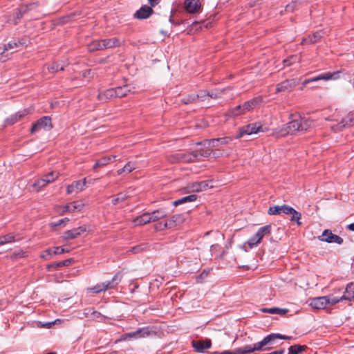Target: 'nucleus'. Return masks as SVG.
<instances>
[{"mask_svg":"<svg viewBox=\"0 0 354 354\" xmlns=\"http://www.w3.org/2000/svg\"><path fill=\"white\" fill-rule=\"evenodd\" d=\"M86 231V228L84 227H79L73 230L65 232L62 236L64 240L73 239L80 236L82 232Z\"/></svg>","mask_w":354,"mask_h":354,"instance_id":"f3484780","label":"nucleus"},{"mask_svg":"<svg viewBox=\"0 0 354 354\" xmlns=\"http://www.w3.org/2000/svg\"><path fill=\"white\" fill-rule=\"evenodd\" d=\"M307 348L306 346H301L299 344H295L291 346L288 349V354H299Z\"/></svg>","mask_w":354,"mask_h":354,"instance_id":"58836bf2","label":"nucleus"},{"mask_svg":"<svg viewBox=\"0 0 354 354\" xmlns=\"http://www.w3.org/2000/svg\"><path fill=\"white\" fill-rule=\"evenodd\" d=\"M197 198V196L194 194H192L185 197H183L180 199H178L177 201H175L174 202V205L177 206L178 205L187 203V202H192L196 201Z\"/></svg>","mask_w":354,"mask_h":354,"instance_id":"4c0bfd02","label":"nucleus"},{"mask_svg":"<svg viewBox=\"0 0 354 354\" xmlns=\"http://www.w3.org/2000/svg\"><path fill=\"white\" fill-rule=\"evenodd\" d=\"M48 71L52 72V73H54V72H56L59 70L60 71H63L64 70V66H60L59 64L57 63H53L50 66H49L48 68Z\"/></svg>","mask_w":354,"mask_h":354,"instance_id":"4d7b16f0","label":"nucleus"},{"mask_svg":"<svg viewBox=\"0 0 354 354\" xmlns=\"http://www.w3.org/2000/svg\"><path fill=\"white\" fill-rule=\"evenodd\" d=\"M129 92V89L127 86H119L115 88V96L116 97H122Z\"/></svg>","mask_w":354,"mask_h":354,"instance_id":"ea45409f","label":"nucleus"},{"mask_svg":"<svg viewBox=\"0 0 354 354\" xmlns=\"http://www.w3.org/2000/svg\"><path fill=\"white\" fill-rule=\"evenodd\" d=\"M261 311L263 313H268L270 314H278L280 315H283L288 312V310L286 308H279L274 307L270 308H263Z\"/></svg>","mask_w":354,"mask_h":354,"instance_id":"c9c22d12","label":"nucleus"},{"mask_svg":"<svg viewBox=\"0 0 354 354\" xmlns=\"http://www.w3.org/2000/svg\"><path fill=\"white\" fill-rule=\"evenodd\" d=\"M88 49L91 52L96 50H102L103 45L102 40H94L88 45Z\"/></svg>","mask_w":354,"mask_h":354,"instance_id":"f704fd0d","label":"nucleus"},{"mask_svg":"<svg viewBox=\"0 0 354 354\" xmlns=\"http://www.w3.org/2000/svg\"><path fill=\"white\" fill-rule=\"evenodd\" d=\"M29 113V111L27 109H24L23 111H19L16 113L17 115L18 120H21L22 118H24L25 115H28Z\"/></svg>","mask_w":354,"mask_h":354,"instance_id":"e2e57ef3","label":"nucleus"},{"mask_svg":"<svg viewBox=\"0 0 354 354\" xmlns=\"http://www.w3.org/2000/svg\"><path fill=\"white\" fill-rule=\"evenodd\" d=\"M3 236V238H5V241H6V243H12L15 241V236L12 234H8Z\"/></svg>","mask_w":354,"mask_h":354,"instance_id":"680f3d73","label":"nucleus"},{"mask_svg":"<svg viewBox=\"0 0 354 354\" xmlns=\"http://www.w3.org/2000/svg\"><path fill=\"white\" fill-rule=\"evenodd\" d=\"M109 164V159H105L104 157L96 160L95 165H93V170H95L98 167H102Z\"/></svg>","mask_w":354,"mask_h":354,"instance_id":"79ce46f5","label":"nucleus"},{"mask_svg":"<svg viewBox=\"0 0 354 354\" xmlns=\"http://www.w3.org/2000/svg\"><path fill=\"white\" fill-rule=\"evenodd\" d=\"M147 247V244L143 243V244L136 245L135 247L131 248L130 252H131L132 253H134V254L138 253V252L144 250L145 249H146Z\"/></svg>","mask_w":354,"mask_h":354,"instance_id":"864d4df0","label":"nucleus"},{"mask_svg":"<svg viewBox=\"0 0 354 354\" xmlns=\"http://www.w3.org/2000/svg\"><path fill=\"white\" fill-rule=\"evenodd\" d=\"M319 240L327 243H336L339 245L343 243V239L332 233L329 230H325L321 236L318 237Z\"/></svg>","mask_w":354,"mask_h":354,"instance_id":"9d476101","label":"nucleus"},{"mask_svg":"<svg viewBox=\"0 0 354 354\" xmlns=\"http://www.w3.org/2000/svg\"><path fill=\"white\" fill-rule=\"evenodd\" d=\"M240 111H243V106L242 105H239L237 106H236L233 110H232V114L235 116H237V115H239L240 114H236V112H239Z\"/></svg>","mask_w":354,"mask_h":354,"instance_id":"338daca9","label":"nucleus"},{"mask_svg":"<svg viewBox=\"0 0 354 354\" xmlns=\"http://www.w3.org/2000/svg\"><path fill=\"white\" fill-rule=\"evenodd\" d=\"M326 297V304L327 306H333L336 304L344 300L343 295L340 297L335 296L333 294H330L328 295L325 296Z\"/></svg>","mask_w":354,"mask_h":354,"instance_id":"473e14b6","label":"nucleus"},{"mask_svg":"<svg viewBox=\"0 0 354 354\" xmlns=\"http://www.w3.org/2000/svg\"><path fill=\"white\" fill-rule=\"evenodd\" d=\"M260 243L261 241H258V238L257 237L256 234L252 236L247 242L250 248L257 246V245Z\"/></svg>","mask_w":354,"mask_h":354,"instance_id":"de8ad7c7","label":"nucleus"},{"mask_svg":"<svg viewBox=\"0 0 354 354\" xmlns=\"http://www.w3.org/2000/svg\"><path fill=\"white\" fill-rule=\"evenodd\" d=\"M60 174L59 171H53L42 176L41 178L37 180L33 184L32 187L37 192H39L41 188L47 186L48 184L54 182L58 178Z\"/></svg>","mask_w":354,"mask_h":354,"instance_id":"7ed1b4c3","label":"nucleus"},{"mask_svg":"<svg viewBox=\"0 0 354 354\" xmlns=\"http://www.w3.org/2000/svg\"><path fill=\"white\" fill-rule=\"evenodd\" d=\"M231 140H232V139L230 138L225 137V138L212 139L211 143L214 144V142H219L220 145H223L228 144L229 142Z\"/></svg>","mask_w":354,"mask_h":354,"instance_id":"09e8293b","label":"nucleus"},{"mask_svg":"<svg viewBox=\"0 0 354 354\" xmlns=\"http://www.w3.org/2000/svg\"><path fill=\"white\" fill-rule=\"evenodd\" d=\"M53 127L51 120L49 117L44 116L33 124L31 133L37 132L41 129L50 130Z\"/></svg>","mask_w":354,"mask_h":354,"instance_id":"6e6552de","label":"nucleus"},{"mask_svg":"<svg viewBox=\"0 0 354 354\" xmlns=\"http://www.w3.org/2000/svg\"><path fill=\"white\" fill-rule=\"evenodd\" d=\"M122 279V274L118 272L112 279L111 281L97 283L93 288L88 289L89 291L94 293H100L109 289L113 288Z\"/></svg>","mask_w":354,"mask_h":354,"instance_id":"20e7f679","label":"nucleus"},{"mask_svg":"<svg viewBox=\"0 0 354 354\" xmlns=\"http://www.w3.org/2000/svg\"><path fill=\"white\" fill-rule=\"evenodd\" d=\"M136 168V163L132 162H129L124 165V170L126 173L129 174L132 171H133Z\"/></svg>","mask_w":354,"mask_h":354,"instance_id":"13d9d810","label":"nucleus"},{"mask_svg":"<svg viewBox=\"0 0 354 354\" xmlns=\"http://www.w3.org/2000/svg\"><path fill=\"white\" fill-rule=\"evenodd\" d=\"M298 61H299V59H298L297 56L292 55V56L290 57L289 58L284 59L283 64H284V66H289L292 65L293 63L297 62Z\"/></svg>","mask_w":354,"mask_h":354,"instance_id":"3c124183","label":"nucleus"},{"mask_svg":"<svg viewBox=\"0 0 354 354\" xmlns=\"http://www.w3.org/2000/svg\"><path fill=\"white\" fill-rule=\"evenodd\" d=\"M212 153V150L210 149L201 148L196 150L194 152V154H198V159L200 157H209Z\"/></svg>","mask_w":354,"mask_h":354,"instance_id":"a19ab883","label":"nucleus"},{"mask_svg":"<svg viewBox=\"0 0 354 354\" xmlns=\"http://www.w3.org/2000/svg\"><path fill=\"white\" fill-rule=\"evenodd\" d=\"M115 88H109L97 95V99L101 101L107 100L116 97Z\"/></svg>","mask_w":354,"mask_h":354,"instance_id":"b1692460","label":"nucleus"},{"mask_svg":"<svg viewBox=\"0 0 354 354\" xmlns=\"http://www.w3.org/2000/svg\"><path fill=\"white\" fill-rule=\"evenodd\" d=\"M277 339H290L291 337L286 336V335H281L280 334H270L265 337L261 342L266 341V342L263 345V351L268 350L269 348L268 346L273 344L274 342Z\"/></svg>","mask_w":354,"mask_h":354,"instance_id":"ddd939ff","label":"nucleus"},{"mask_svg":"<svg viewBox=\"0 0 354 354\" xmlns=\"http://www.w3.org/2000/svg\"><path fill=\"white\" fill-rule=\"evenodd\" d=\"M296 6V3L292 2L290 4H288L286 6V10L287 12H293Z\"/></svg>","mask_w":354,"mask_h":354,"instance_id":"0e129e2a","label":"nucleus"},{"mask_svg":"<svg viewBox=\"0 0 354 354\" xmlns=\"http://www.w3.org/2000/svg\"><path fill=\"white\" fill-rule=\"evenodd\" d=\"M339 74H340V71H339L333 72V73L328 72L326 73L320 74L315 77L305 80L302 82V85L304 86L310 82H317L319 80H325V81H328V80H337L338 78H339Z\"/></svg>","mask_w":354,"mask_h":354,"instance_id":"0eeeda50","label":"nucleus"},{"mask_svg":"<svg viewBox=\"0 0 354 354\" xmlns=\"http://www.w3.org/2000/svg\"><path fill=\"white\" fill-rule=\"evenodd\" d=\"M103 48H110L120 45V41L116 38L102 39Z\"/></svg>","mask_w":354,"mask_h":354,"instance_id":"2f4dec72","label":"nucleus"},{"mask_svg":"<svg viewBox=\"0 0 354 354\" xmlns=\"http://www.w3.org/2000/svg\"><path fill=\"white\" fill-rule=\"evenodd\" d=\"M86 180L84 178L82 180L74 181L72 184L68 185L66 189V193L71 194L74 192H80L83 191L86 187Z\"/></svg>","mask_w":354,"mask_h":354,"instance_id":"4468645a","label":"nucleus"},{"mask_svg":"<svg viewBox=\"0 0 354 354\" xmlns=\"http://www.w3.org/2000/svg\"><path fill=\"white\" fill-rule=\"evenodd\" d=\"M271 225H267L260 227L255 234L257 235V237L258 238V241H261V240L265 236L270 234L271 232Z\"/></svg>","mask_w":354,"mask_h":354,"instance_id":"c756f323","label":"nucleus"},{"mask_svg":"<svg viewBox=\"0 0 354 354\" xmlns=\"http://www.w3.org/2000/svg\"><path fill=\"white\" fill-rule=\"evenodd\" d=\"M266 131L267 129H264L260 122H255L248 124L243 127L242 129H241L239 133L237 136V138H241L245 134L251 135L254 133H257L258 132H264Z\"/></svg>","mask_w":354,"mask_h":354,"instance_id":"423d86ee","label":"nucleus"},{"mask_svg":"<svg viewBox=\"0 0 354 354\" xmlns=\"http://www.w3.org/2000/svg\"><path fill=\"white\" fill-rule=\"evenodd\" d=\"M127 198L126 194H118L116 196H115L112 199V203L113 205H117L121 201H124Z\"/></svg>","mask_w":354,"mask_h":354,"instance_id":"49530a36","label":"nucleus"},{"mask_svg":"<svg viewBox=\"0 0 354 354\" xmlns=\"http://www.w3.org/2000/svg\"><path fill=\"white\" fill-rule=\"evenodd\" d=\"M300 131L305 132L315 126V122L308 118L299 117Z\"/></svg>","mask_w":354,"mask_h":354,"instance_id":"412c9836","label":"nucleus"},{"mask_svg":"<svg viewBox=\"0 0 354 354\" xmlns=\"http://www.w3.org/2000/svg\"><path fill=\"white\" fill-rule=\"evenodd\" d=\"M174 161L185 162H194L198 159V154L192 153H176L174 156Z\"/></svg>","mask_w":354,"mask_h":354,"instance_id":"dca6fc26","label":"nucleus"},{"mask_svg":"<svg viewBox=\"0 0 354 354\" xmlns=\"http://www.w3.org/2000/svg\"><path fill=\"white\" fill-rule=\"evenodd\" d=\"M266 342V341L259 342L254 344L245 345L243 347L236 348L232 351V354H248L254 351H263V345Z\"/></svg>","mask_w":354,"mask_h":354,"instance_id":"39448f33","label":"nucleus"},{"mask_svg":"<svg viewBox=\"0 0 354 354\" xmlns=\"http://www.w3.org/2000/svg\"><path fill=\"white\" fill-rule=\"evenodd\" d=\"M74 262L73 259H68L57 263H53L47 266V270L50 271L52 270H57L59 267L68 266Z\"/></svg>","mask_w":354,"mask_h":354,"instance_id":"a878e982","label":"nucleus"},{"mask_svg":"<svg viewBox=\"0 0 354 354\" xmlns=\"http://www.w3.org/2000/svg\"><path fill=\"white\" fill-rule=\"evenodd\" d=\"M323 32L322 31H317L313 33L312 35H310L308 38L304 39L302 41V44L304 43H310L315 44L319 41V39L322 37Z\"/></svg>","mask_w":354,"mask_h":354,"instance_id":"7c9ffc66","label":"nucleus"},{"mask_svg":"<svg viewBox=\"0 0 354 354\" xmlns=\"http://www.w3.org/2000/svg\"><path fill=\"white\" fill-rule=\"evenodd\" d=\"M193 347L197 352L202 353L206 349H209L212 346V342L209 339L205 340H199L192 342Z\"/></svg>","mask_w":354,"mask_h":354,"instance_id":"a211bd4d","label":"nucleus"},{"mask_svg":"<svg viewBox=\"0 0 354 354\" xmlns=\"http://www.w3.org/2000/svg\"><path fill=\"white\" fill-rule=\"evenodd\" d=\"M205 143L207 144V148L217 147H218L220 145L219 142H214V144L211 143V140H206Z\"/></svg>","mask_w":354,"mask_h":354,"instance_id":"69168bd1","label":"nucleus"},{"mask_svg":"<svg viewBox=\"0 0 354 354\" xmlns=\"http://www.w3.org/2000/svg\"><path fill=\"white\" fill-rule=\"evenodd\" d=\"M225 91V89L223 90H216L211 92H209V94L207 95L208 97H210L213 99H216L220 97H221L222 93Z\"/></svg>","mask_w":354,"mask_h":354,"instance_id":"8fccbe9b","label":"nucleus"},{"mask_svg":"<svg viewBox=\"0 0 354 354\" xmlns=\"http://www.w3.org/2000/svg\"><path fill=\"white\" fill-rule=\"evenodd\" d=\"M69 250L65 249L62 247H53L51 248H48L46 250H44L40 254V257L45 260H48L51 259L53 255H57L65 252H69Z\"/></svg>","mask_w":354,"mask_h":354,"instance_id":"9b49d317","label":"nucleus"},{"mask_svg":"<svg viewBox=\"0 0 354 354\" xmlns=\"http://www.w3.org/2000/svg\"><path fill=\"white\" fill-rule=\"evenodd\" d=\"M142 338L149 337L152 335H155V332L151 330L149 327H144L141 328Z\"/></svg>","mask_w":354,"mask_h":354,"instance_id":"c03bdc74","label":"nucleus"},{"mask_svg":"<svg viewBox=\"0 0 354 354\" xmlns=\"http://www.w3.org/2000/svg\"><path fill=\"white\" fill-rule=\"evenodd\" d=\"M152 13L151 7L143 6L134 14V17L137 19H144L149 17Z\"/></svg>","mask_w":354,"mask_h":354,"instance_id":"6ab92c4d","label":"nucleus"},{"mask_svg":"<svg viewBox=\"0 0 354 354\" xmlns=\"http://www.w3.org/2000/svg\"><path fill=\"white\" fill-rule=\"evenodd\" d=\"M184 221L185 218L182 214L174 215L171 218L167 220L169 228L176 227V225L183 223Z\"/></svg>","mask_w":354,"mask_h":354,"instance_id":"bb28decb","label":"nucleus"},{"mask_svg":"<svg viewBox=\"0 0 354 354\" xmlns=\"http://www.w3.org/2000/svg\"><path fill=\"white\" fill-rule=\"evenodd\" d=\"M293 115H290V121L281 127L274 129V134L277 137H284L289 134H295L300 131L299 118L292 119Z\"/></svg>","mask_w":354,"mask_h":354,"instance_id":"f03ea898","label":"nucleus"},{"mask_svg":"<svg viewBox=\"0 0 354 354\" xmlns=\"http://www.w3.org/2000/svg\"><path fill=\"white\" fill-rule=\"evenodd\" d=\"M282 213L281 212V206L275 205L270 207L268 209V214L270 215H278L281 214Z\"/></svg>","mask_w":354,"mask_h":354,"instance_id":"37998d69","label":"nucleus"},{"mask_svg":"<svg viewBox=\"0 0 354 354\" xmlns=\"http://www.w3.org/2000/svg\"><path fill=\"white\" fill-rule=\"evenodd\" d=\"M132 222L135 223L136 225H144L151 223L149 212H145L142 215L137 216L132 220Z\"/></svg>","mask_w":354,"mask_h":354,"instance_id":"393cba45","label":"nucleus"},{"mask_svg":"<svg viewBox=\"0 0 354 354\" xmlns=\"http://www.w3.org/2000/svg\"><path fill=\"white\" fill-rule=\"evenodd\" d=\"M17 115H16V113H15V114L11 115L10 118H8L6 120L7 124H15V122H18L19 120L17 118Z\"/></svg>","mask_w":354,"mask_h":354,"instance_id":"052dcab7","label":"nucleus"},{"mask_svg":"<svg viewBox=\"0 0 354 354\" xmlns=\"http://www.w3.org/2000/svg\"><path fill=\"white\" fill-rule=\"evenodd\" d=\"M154 228L157 231H162L165 229L169 228L167 221H165L164 223H158L154 225Z\"/></svg>","mask_w":354,"mask_h":354,"instance_id":"603ef678","label":"nucleus"},{"mask_svg":"<svg viewBox=\"0 0 354 354\" xmlns=\"http://www.w3.org/2000/svg\"><path fill=\"white\" fill-rule=\"evenodd\" d=\"M344 299L347 301L354 300V283L351 282L347 284L345 288L344 294L342 295Z\"/></svg>","mask_w":354,"mask_h":354,"instance_id":"4be33fe9","label":"nucleus"},{"mask_svg":"<svg viewBox=\"0 0 354 354\" xmlns=\"http://www.w3.org/2000/svg\"><path fill=\"white\" fill-rule=\"evenodd\" d=\"M263 98L261 96L254 97L249 101L245 102L243 106V111L236 112V114H244L245 113L253 109L256 106L261 103Z\"/></svg>","mask_w":354,"mask_h":354,"instance_id":"f8f14e48","label":"nucleus"},{"mask_svg":"<svg viewBox=\"0 0 354 354\" xmlns=\"http://www.w3.org/2000/svg\"><path fill=\"white\" fill-rule=\"evenodd\" d=\"M167 216V212L162 209L154 210L152 212H149V217L151 222H156L161 218H165Z\"/></svg>","mask_w":354,"mask_h":354,"instance_id":"cd10ccee","label":"nucleus"},{"mask_svg":"<svg viewBox=\"0 0 354 354\" xmlns=\"http://www.w3.org/2000/svg\"><path fill=\"white\" fill-rule=\"evenodd\" d=\"M184 8L190 14L201 12L202 10L201 0H185Z\"/></svg>","mask_w":354,"mask_h":354,"instance_id":"1a4fd4ad","label":"nucleus"},{"mask_svg":"<svg viewBox=\"0 0 354 354\" xmlns=\"http://www.w3.org/2000/svg\"><path fill=\"white\" fill-rule=\"evenodd\" d=\"M83 206L84 205L82 203H80L77 202H73V203H68L64 206L60 207V208H61L60 213L64 214L66 212H73L76 210L80 211L82 209Z\"/></svg>","mask_w":354,"mask_h":354,"instance_id":"aec40b11","label":"nucleus"},{"mask_svg":"<svg viewBox=\"0 0 354 354\" xmlns=\"http://www.w3.org/2000/svg\"><path fill=\"white\" fill-rule=\"evenodd\" d=\"M209 94V91H200L197 94H192L188 96L187 100H185V103H191L196 102V100L201 99V100H204L205 97L207 96Z\"/></svg>","mask_w":354,"mask_h":354,"instance_id":"5701e85b","label":"nucleus"},{"mask_svg":"<svg viewBox=\"0 0 354 354\" xmlns=\"http://www.w3.org/2000/svg\"><path fill=\"white\" fill-rule=\"evenodd\" d=\"M210 252L212 256L223 257L225 254V252L222 250L219 244H213L210 247Z\"/></svg>","mask_w":354,"mask_h":354,"instance_id":"72a5a7b5","label":"nucleus"},{"mask_svg":"<svg viewBox=\"0 0 354 354\" xmlns=\"http://www.w3.org/2000/svg\"><path fill=\"white\" fill-rule=\"evenodd\" d=\"M207 186V184L204 182H195L192 183L188 186L189 191L193 192H199L205 189Z\"/></svg>","mask_w":354,"mask_h":354,"instance_id":"c85d7f7f","label":"nucleus"},{"mask_svg":"<svg viewBox=\"0 0 354 354\" xmlns=\"http://www.w3.org/2000/svg\"><path fill=\"white\" fill-rule=\"evenodd\" d=\"M18 43L16 41H10L7 44L4 45L3 50L1 53H3L5 51L13 49L15 48H17L18 46Z\"/></svg>","mask_w":354,"mask_h":354,"instance_id":"5fc2aeb1","label":"nucleus"},{"mask_svg":"<svg viewBox=\"0 0 354 354\" xmlns=\"http://www.w3.org/2000/svg\"><path fill=\"white\" fill-rule=\"evenodd\" d=\"M331 120L337 121V123L331 127L335 131H341L343 128L350 127L354 124V112H350L345 115L343 111H337Z\"/></svg>","mask_w":354,"mask_h":354,"instance_id":"f257e3e1","label":"nucleus"},{"mask_svg":"<svg viewBox=\"0 0 354 354\" xmlns=\"http://www.w3.org/2000/svg\"><path fill=\"white\" fill-rule=\"evenodd\" d=\"M310 306L317 310L324 309L327 307L326 297L325 296L315 297L310 300Z\"/></svg>","mask_w":354,"mask_h":354,"instance_id":"2eb2a0df","label":"nucleus"},{"mask_svg":"<svg viewBox=\"0 0 354 354\" xmlns=\"http://www.w3.org/2000/svg\"><path fill=\"white\" fill-rule=\"evenodd\" d=\"M26 10H27V6H21L19 8V13L17 14V18L18 19L21 18L22 17V13L26 12Z\"/></svg>","mask_w":354,"mask_h":354,"instance_id":"774afa93","label":"nucleus"},{"mask_svg":"<svg viewBox=\"0 0 354 354\" xmlns=\"http://www.w3.org/2000/svg\"><path fill=\"white\" fill-rule=\"evenodd\" d=\"M291 86H290L289 82L288 80H285L283 82L277 84V88H276V93H281V92H285V91H290Z\"/></svg>","mask_w":354,"mask_h":354,"instance_id":"e433bc0d","label":"nucleus"},{"mask_svg":"<svg viewBox=\"0 0 354 354\" xmlns=\"http://www.w3.org/2000/svg\"><path fill=\"white\" fill-rule=\"evenodd\" d=\"M281 212L283 214L290 215L295 212V209L289 205H281Z\"/></svg>","mask_w":354,"mask_h":354,"instance_id":"6e6d98bb","label":"nucleus"},{"mask_svg":"<svg viewBox=\"0 0 354 354\" xmlns=\"http://www.w3.org/2000/svg\"><path fill=\"white\" fill-rule=\"evenodd\" d=\"M290 215H292V217L290 218L291 221L296 222L298 225H300L301 224V223L299 221L301 217V213L298 212L295 209V212L290 214Z\"/></svg>","mask_w":354,"mask_h":354,"instance_id":"a18cd8bd","label":"nucleus"},{"mask_svg":"<svg viewBox=\"0 0 354 354\" xmlns=\"http://www.w3.org/2000/svg\"><path fill=\"white\" fill-rule=\"evenodd\" d=\"M131 338H137V336H136V335L135 333V331L123 335L120 337V341H122V340L124 341V340H127V339H131Z\"/></svg>","mask_w":354,"mask_h":354,"instance_id":"bf43d9fd","label":"nucleus"}]
</instances>
